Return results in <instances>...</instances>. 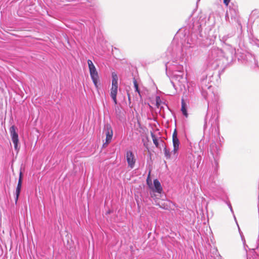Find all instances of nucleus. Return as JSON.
Returning <instances> with one entry per match:
<instances>
[{
    "label": "nucleus",
    "mask_w": 259,
    "mask_h": 259,
    "mask_svg": "<svg viewBox=\"0 0 259 259\" xmlns=\"http://www.w3.org/2000/svg\"><path fill=\"white\" fill-rule=\"evenodd\" d=\"M88 64L89 66V71L91 78L93 80V82L96 88L97 89H99L98 85V79H99V75L98 73L96 70V68L94 65L93 62L90 60H88Z\"/></svg>",
    "instance_id": "f257e3e1"
},
{
    "label": "nucleus",
    "mask_w": 259,
    "mask_h": 259,
    "mask_svg": "<svg viewBox=\"0 0 259 259\" xmlns=\"http://www.w3.org/2000/svg\"><path fill=\"white\" fill-rule=\"evenodd\" d=\"M219 114L217 111H214L212 114L208 122L206 121L205 125H210L212 130L214 131L219 134Z\"/></svg>",
    "instance_id": "f03ea898"
},
{
    "label": "nucleus",
    "mask_w": 259,
    "mask_h": 259,
    "mask_svg": "<svg viewBox=\"0 0 259 259\" xmlns=\"http://www.w3.org/2000/svg\"><path fill=\"white\" fill-rule=\"evenodd\" d=\"M118 77L115 73H112V88L111 89L110 96L113 100L115 104H117L116 95L118 89Z\"/></svg>",
    "instance_id": "7ed1b4c3"
},
{
    "label": "nucleus",
    "mask_w": 259,
    "mask_h": 259,
    "mask_svg": "<svg viewBox=\"0 0 259 259\" xmlns=\"http://www.w3.org/2000/svg\"><path fill=\"white\" fill-rule=\"evenodd\" d=\"M10 133L12 141L14 144V148L18 152L20 149L19 146L18 135L16 131V127L14 125L12 126L10 128Z\"/></svg>",
    "instance_id": "20e7f679"
},
{
    "label": "nucleus",
    "mask_w": 259,
    "mask_h": 259,
    "mask_svg": "<svg viewBox=\"0 0 259 259\" xmlns=\"http://www.w3.org/2000/svg\"><path fill=\"white\" fill-rule=\"evenodd\" d=\"M201 86L203 96L206 99L208 98L210 96V94L212 93L211 90L212 88L211 85L209 84L207 79H204L201 82Z\"/></svg>",
    "instance_id": "39448f33"
},
{
    "label": "nucleus",
    "mask_w": 259,
    "mask_h": 259,
    "mask_svg": "<svg viewBox=\"0 0 259 259\" xmlns=\"http://www.w3.org/2000/svg\"><path fill=\"white\" fill-rule=\"evenodd\" d=\"M223 56V53L221 49L213 48L211 50L209 55L208 59L210 61H217L220 60Z\"/></svg>",
    "instance_id": "423d86ee"
},
{
    "label": "nucleus",
    "mask_w": 259,
    "mask_h": 259,
    "mask_svg": "<svg viewBox=\"0 0 259 259\" xmlns=\"http://www.w3.org/2000/svg\"><path fill=\"white\" fill-rule=\"evenodd\" d=\"M103 132L106 135V142L103 144H108L112 140L113 137V130L112 127L110 124L107 123L105 124Z\"/></svg>",
    "instance_id": "0eeeda50"
},
{
    "label": "nucleus",
    "mask_w": 259,
    "mask_h": 259,
    "mask_svg": "<svg viewBox=\"0 0 259 259\" xmlns=\"http://www.w3.org/2000/svg\"><path fill=\"white\" fill-rule=\"evenodd\" d=\"M172 144L174 149L171 153L174 155H177L179 149L180 141L178 138L177 132L176 129L175 130L172 134Z\"/></svg>",
    "instance_id": "6e6552de"
},
{
    "label": "nucleus",
    "mask_w": 259,
    "mask_h": 259,
    "mask_svg": "<svg viewBox=\"0 0 259 259\" xmlns=\"http://www.w3.org/2000/svg\"><path fill=\"white\" fill-rule=\"evenodd\" d=\"M126 159L127 162L128 166L131 168H133L135 166L136 159L134 154L131 151H127L126 153Z\"/></svg>",
    "instance_id": "1a4fd4ad"
},
{
    "label": "nucleus",
    "mask_w": 259,
    "mask_h": 259,
    "mask_svg": "<svg viewBox=\"0 0 259 259\" xmlns=\"http://www.w3.org/2000/svg\"><path fill=\"white\" fill-rule=\"evenodd\" d=\"M22 179H23V174H22L21 170H20V172H19V177L18 183L16 189V192H15V195H16L15 202H16V203L18 201L19 196L20 193L21 186H22Z\"/></svg>",
    "instance_id": "9d476101"
},
{
    "label": "nucleus",
    "mask_w": 259,
    "mask_h": 259,
    "mask_svg": "<svg viewBox=\"0 0 259 259\" xmlns=\"http://www.w3.org/2000/svg\"><path fill=\"white\" fill-rule=\"evenodd\" d=\"M153 184L154 187V189H153V191L161 193L162 188L159 181L157 179H155L153 181Z\"/></svg>",
    "instance_id": "9b49d317"
},
{
    "label": "nucleus",
    "mask_w": 259,
    "mask_h": 259,
    "mask_svg": "<svg viewBox=\"0 0 259 259\" xmlns=\"http://www.w3.org/2000/svg\"><path fill=\"white\" fill-rule=\"evenodd\" d=\"M173 78L179 82H182L185 79L183 77V73L181 71H178L174 74Z\"/></svg>",
    "instance_id": "f8f14e48"
},
{
    "label": "nucleus",
    "mask_w": 259,
    "mask_h": 259,
    "mask_svg": "<svg viewBox=\"0 0 259 259\" xmlns=\"http://www.w3.org/2000/svg\"><path fill=\"white\" fill-rule=\"evenodd\" d=\"M181 111H182L183 115L187 117L188 116V113L187 112L186 104L185 102H184V99L182 100Z\"/></svg>",
    "instance_id": "ddd939ff"
},
{
    "label": "nucleus",
    "mask_w": 259,
    "mask_h": 259,
    "mask_svg": "<svg viewBox=\"0 0 259 259\" xmlns=\"http://www.w3.org/2000/svg\"><path fill=\"white\" fill-rule=\"evenodd\" d=\"M133 82H134V88L135 89V91L139 94L140 96H141V93H140V90L139 89L138 84V82H137L136 79L135 78H134Z\"/></svg>",
    "instance_id": "4468645a"
},
{
    "label": "nucleus",
    "mask_w": 259,
    "mask_h": 259,
    "mask_svg": "<svg viewBox=\"0 0 259 259\" xmlns=\"http://www.w3.org/2000/svg\"><path fill=\"white\" fill-rule=\"evenodd\" d=\"M164 155L167 159H169L170 158L171 153L169 149H167L166 147L164 149Z\"/></svg>",
    "instance_id": "2eb2a0df"
},
{
    "label": "nucleus",
    "mask_w": 259,
    "mask_h": 259,
    "mask_svg": "<svg viewBox=\"0 0 259 259\" xmlns=\"http://www.w3.org/2000/svg\"><path fill=\"white\" fill-rule=\"evenodd\" d=\"M151 136H152L154 144L157 147H158V142L157 139H156V137L155 136V135L154 134H152Z\"/></svg>",
    "instance_id": "dca6fc26"
},
{
    "label": "nucleus",
    "mask_w": 259,
    "mask_h": 259,
    "mask_svg": "<svg viewBox=\"0 0 259 259\" xmlns=\"http://www.w3.org/2000/svg\"><path fill=\"white\" fill-rule=\"evenodd\" d=\"M156 106L157 108H159L160 104V99L159 97H157L156 99Z\"/></svg>",
    "instance_id": "f3484780"
},
{
    "label": "nucleus",
    "mask_w": 259,
    "mask_h": 259,
    "mask_svg": "<svg viewBox=\"0 0 259 259\" xmlns=\"http://www.w3.org/2000/svg\"><path fill=\"white\" fill-rule=\"evenodd\" d=\"M229 2L230 0H224V3L226 6L228 5Z\"/></svg>",
    "instance_id": "a211bd4d"
},
{
    "label": "nucleus",
    "mask_w": 259,
    "mask_h": 259,
    "mask_svg": "<svg viewBox=\"0 0 259 259\" xmlns=\"http://www.w3.org/2000/svg\"><path fill=\"white\" fill-rule=\"evenodd\" d=\"M229 207H230V208L231 211L232 212H233L232 207V206H231V205L230 204L229 205Z\"/></svg>",
    "instance_id": "6ab92c4d"
},
{
    "label": "nucleus",
    "mask_w": 259,
    "mask_h": 259,
    "mask_svg": "<svg viewBox=\"0 0 259 259\" xmlns=\"http://www.w3.org/2000/svg\"><path fill=\"white\" fill-rule=\"evenodd\" d=\"M229 207H230V208L231 211L232 212H233L232 207V206H231V205L230 204L229 205Z\"/></svg>",
    "instance_id": "aec40b11"
},
{
    "label": "nucleus",
    "mask_w": 259,
    "mask_h": 259,
    "mask_svg": "<svg viewBox=\"0 0 259 259\" xmlns=\"http://www.w3.org/2000/svg\"><path fill=\"white\" fill-rule=\"evenodd\" d=\"M147 184H148V185L149 186V187H150L151 189H153V188H151V187H150V183H149V182L148 179H147Z\"/></svg>",
    "instance_id": "412c9836"
},
{
    "label": "nucleus",
    "mask_w": 259,
    "mask_h": 259,
    "mask_svg": "<svg viewBox=\"0 0 259 259\" xmlns=\"http://www.w3.org/2000/svg\"><path fill=\"white\" fill-rule=\"evenodd\" d=\"M241 237H242V239L243 240H244V241H245V240H244V238H243L242 236Z\"/></svg>",
    "instance_id": "4be33fe9"
}]
</instances>
